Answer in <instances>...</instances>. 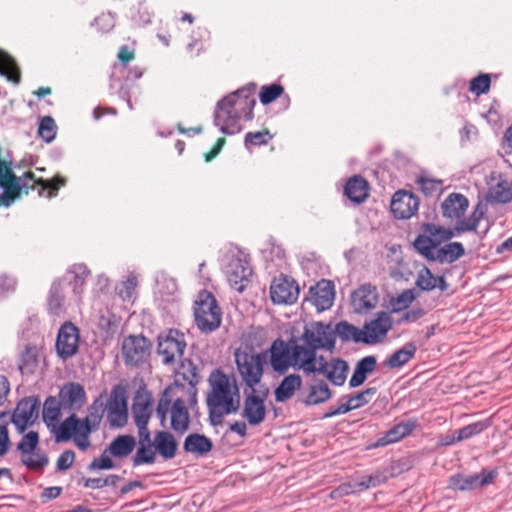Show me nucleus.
<instances>
[{
	"mask_svg": "<svg viewBox=\"0 0 512 512\" xmlns=\"http://www.w3.org/2000/svg\"><path fill=\"white\" fill-rule=\"evenodd\" d=\"M294 342V359L303 372H313L316 364L324 361V356H317L318 350L333 351L336 338L330 324L312 322L306 325L302 335Z\"/></svg>",
	"mask_w": 512,
	"mask_h": 512,
	"instance_id": "f257e3e1",
	"label": "nucleus"
},
{
	"mask_svg": "<svg viewBox=\"0 0 512 512\" xmlns=\"http://www.w3.org/2000/svg\"><path fill=\"white\" fill-rule=\"evenodd\" d=\"M255 85L244 87L218 101L214 113V125L225 135H234L242 130L241 120L253 118L256 100Z\"/></svg>",
	"mask_w": 512,
	"mask_h": 512,
	"instance_id": "f03ea898",
	"label": "nucleus"
},
{
	"mask_svg": "<svg viewBox=\"0 0 512 512\" xmlns=\"http://www.w3.org/2000/svg\"><path fill=\"white\" fill-rule=\"evenodd\" d=\"M210 390L207 407L212 425L222 424L226 415L235 414L240 408V392L236 381L216 370L209 377Z\"/></svg>",
	"mask_w": 512,
	"mask_h": 512,
	"instance_id": "7ed1b4c3",
	"label": "nucleus"
},
{
	"mask_svg": "<svg viewBox=\"0 0 512 512\" xmlns=\"http://www.w3.org/2000/svg\"><path fill=\"white\" fill-rule=\"evenodd\" d=\"M101 417L96 408H92L84 419H79L75 413H72L53 430L55 441L60 443L73 439L80 450L86 451L91 446L89 436L98 428Z\"/></svg>",
	"mask_w": 512,
	"mask_h": 512,
	"instance_id": "20e7f679",
	"label": "nucleus"
},
{
	"mask_svg": "<svg viewBox=\"0 0 512 512\" xmlns=\"http://www.w3.org/2000/svg\"><path fill=\"white\" fill-rule=\"evenodd\" d=\"M234 356L237 371L241 382L245 385V389L251 390L267 387L265 384H262L264 364L266 362L264 354L247 349H237Z\"/></svg>",
	"mask_w": 512,
	"mask_h": 512,
	"instance_id": "39448f33",
	"label": "nucleus"
},
{
	"mask_svg": "<svg viewBox=\"0 0 512 512\" xmlns=\"http://www.w3.org/2000/svg\"><path fill=\"white\" fill-rule=\"evenodd\" d=\"M194 318L197 327L204 333H211L220 327L221 309L210 292H199L194 306Z\"/></svg>",
	"mask_w": 512,
	"mask_h": 512,
	"instance_id": "423d86ee",
	"label": "nucleus"
},
{
	"mask_svg": "<svg viewBox=\"0 0 512 512\" xmlns=\"http://www.w3.org/2000/svg\"><path fill=\"white\" fill-rule=\"evenodd\" d=\"M222 267L229 285L242 292L252 276L247 256L240 250L232 249L225 255Z\"/></svg>",
	"mask_w": 512,
	"mask_h": 512,
	"instance_id": "0eeeda50",
	"label": "nucleus"
},
{
	"mask_svg": "<svg viewBox=\"0 0 512 512\" xmlns=\"http://www.w3.org/2000/svg\"><path fill=\"white\" fill-rule=\"evenodd\" d=\"M40 438L36 431H29L22 435L16 445L22 465L30 470H43L49 464L47 454L39 447Z\"/></svg>",
	"mask_w": 512,
	"mask_h": 512,
	"instance_id": "6e6552de",
	"label": "nucleus"
},
{
	"mask_svg": "<svg viewBox=\"0 0 512 512\" xmlns=\"http://www.w3.org/2000/svg\"><path fill=\"white\" fill-rule=\"evenodd\" d=\"M185 336L176 329L159 335L157 353L165 365H175L182 361L186 348Z\"/></svg>",
	"mask_w": 512,
	"mask_h": 512,
	"instance_id": "1a4fd4ad",
	"label": "nucleus"
},
{
	"mask_svg": "<svg viewBox=\"0 0 512 512\" xmlns=\"http://www.w3.org/2000/svg\"><path fill=\"white\" fill-rule=\"evenodd\" d=\"M244 402L241 412L242 418L246 419L251 426H257L266 418L265 400L268 397V387L259 389H244Z\"/></svg>",
	"mask_w": 512,
	"mask_h": 512,
	"instance_id": "9d476101",
	"label": "nucleus"
},
{
	"mask_svg": "<svg viewBox=\"0 0 512 512\" xmlns=\"http://www.w3.org/2000/svg\"><path fill=\"white\" fill-rule=\"evenodd\" d=\"M422 234H419L414 240V248L416 251L421 254L424 258L427 256L425 251L423 250V246H428L425 243H422L423 240L431 242L430 247H428L432 252L439 248L442 243L449 241L453 237H455V231L453 228H445L443 226L434 224V223H424L421 226Z\"/></svg>",
	"mask_w": 512,
	"mask_h": 512,
	"instance_id": "9b49d317",
	"label": "nucleus"
},
{
	"mask_svg": "<svg viewBox=\"0 0 512 512\" xmlns=\"http://www.w3.org/2000/svg\"><path fill=\"white\" fill-rule=\"evenodd\" d=\"M269 361L272 369L284 374L290 367L301 370L294 359V342L286 343L282 339H276L269 348Z\"/></svg>",
	"mask_w": 512,
	"mask_h": 512,
	"instance_id": "f8f14e48",
	"label": "nucleus"
},
{
	"mask_svg": "<svg viewBox=\"0 0 512 512\" xmlns=\"http://www.w3.org/2000/svg\"><path fill=\"white\" fill-rule=\"evenodd\" d=\"M153 398L150 392L145 389H139L134 397L132 405V417L138 429V434L147 438L150 434L148 423L153 414Z\"/></svg>",
	"mask_w": 512,
	"mask_h": 512,
	"instance_id": "ddd939ff",
	"label": "nucleus"
},
{
	"mask_svg": "<svg viewBox=\"0 0 512 512\" xmlns=\"http://www.w3.org/2000/svg\"><path fill=\"white\" fill-rule=\"evenodd\" d=\"M151 343L142 335H130L122 344L123 358L128 365L138 366L150 356Z\"/></svg>",
	"mask_w": 512,
	"mask_h": 512,
	"instance_id": "4468645a",
	"label": "nucleus"
},
{
	"mask_svg": "<svg viewBox=\"0 0 512 512\" xmlns=\"http://www.w3.org/2000/svg\"><path fill=\"white\" fill-rule=\"evenodd\" d=\"M393 326V319L388 312L381 311L376 317L365 322L362 329L363 343L374 345L382 342Z\"/></svg>",
	"mask_w": 512,
	"mask_h": 512,
	"instance_id": "2eb2a0df",
	"label": "nucleus"
},
{
	"mask_svg": "<svg viewBox=\"0 0 512 512\" xmlns=\"http://www.w3.org/2000/svg\"><path fill=\"white\" fill-rule=\"evenodd\" d=\"M39 406L40 403L36 397H27L18 402L11 416V422L19 433H24L34 424L38 418Z\"/></svg>",
	"mask_w": 512,
	"mask_h": 512,
	"instance_id": "dca6fc26",
	"label": "nucleus"
},
{
	"mask_svg": "<svg viewBox=\"0 0 512 512\" xmlns=\"http://www.w3.org/2000/svg\"><path fill=\"white\" fill-rule=\"evenodd\" d=\"M79 330L71 322L64 323L59 329L56 350L60 358L66 360L78 351Z\"/></svg>",
	"mask_w": 512,
	"mask_h": 512,
	"instance_id": "f3484780",
	"label": "nucleus"
},
{
	"mask_svg": "<svg viewBox=\"0 0 512 512\" xmlns=\"http://www.w3.org/2000/svg\"><path fill=\"white\" fill-rule=\"evenodd\" d=\"M418 207V197L403 190L397 191L393 195L390 204L391 212L398 219H409L417 212Z\"/></svg>",
	"mask_w": 512,
	"mask_h": 512,
	"instance_id": "a211bd4d",
	"label": "nucleus"
},
{
	"mask_svg": "<svg viewBox=\"0 0 512 512\" xmlns=\"http://www.w3.org/2000/svg\"><path fill=\"white\" fill-rule=\"evenodd\" d=\"M316 370L313 372H304L307 375H324L332 384L341 386L345 383L348 364L346 361L335 358L328 362L325 358L322 363H317Z\"/></svg>",
	"mask_w": 512,
	"mask_h": 512,
	"instance_id": "6ab92c4d",
	"label": "nucleus"
},
{
	"mask_svg": "<svg viewBox=\"0 0 512 512\" xmlns=\"http://www.w3.org/2000/svg\"><path fill=\"white\" fill-rule=\"evenodd\" d=\"M422 243L431 245L429 241L423 240ZM429 246H423V250L427 254L425 257L429 261H435L439 263H453L460 259L465 254V249L460 242H450L443 246H440L433 252L428 248Z\"/></svg>",
	"mask_w": 512,
	"mask_h": 512,
	"instance_id": "aec40b11",
	"label": "nucleus"
},
{
	"mask_svg": "<svg viewBox=\"0 0 512 512\" xmlns=\"http://www.w3.org/2000/svg\"><path fill=\"white\" fill-rule=\"evenodd\" d=\"M270 293L276 304H293L298 299L299 287L294 280L279 277L271 284Z\"/></svg>",
	"mask_w": 512,
	"mask_h": 512,
	"instance_id": "412c9836",
	"label": "nucleus"
},
{
	"mask_svg": "<svg viewBox=\"0 0 512 512\" xmlns=\"http://www.w3.org/2000/svg\"><path fill=\"white\" fill-rule=\"evenodd\" d=\"M495 477L494 472L475 473L471 475L457 474L450 477V486L460 491L474 490L490 484Z\"/></svg>",
	"mask_w": 512,
	"mask_h": 512,
	"instance_id": "4be33fe9",
	"label": "nucleus"
},
{
	"mask_svg": "<svg viewBox=\"0 0 512 512\" xmlns=\"http://www.w3.org/2000/svg\"><path fill=\"white\" fill-rule=\"evenodd\" d=\"M107 419L112 427H123L128 420L127 401L123 393L113 391L107 405Z\"/></svg>",
	"mask_w": 512,
	"mask_h": 512,
	"instance_id": "5701e85b",
	"label": "nucleus"
},
{
	"mask_svg": "<svg viewBox=\"0 0 512 512\" xmlns=\"http://www.w3.org/2000/svg\"><path fill=\"white\" fill-rule=\"evenodd\" d=\"M377 289L369 284L362 285L353 292L351 297L354 311L360 314L367 313L378 304Z\"/></svg>",
	"mask_w": 512,
	"mask_h": 512,
	"instance_id": "b1692460",
	"label": "nucleus"
},
{
	"mask_svg": "<svg viewBox=\"0 0 512 512\" xmlns=\"http://www.w3.org/2000/svg\"><path fill=\"white\" fill-rule=\"evenodd\" d=\"M59 400L64 411L74 412L83 406L86 401V394L80 384L71 382L60 389Z\"/></svg>",
	"mask_w": 512,
	"mask_h": 512,
	"instance_id": "393cba45",
	"label": "nucleus"
},
{
	"mask_svg": "<svg viewBox=\"0 0 512 512\" xmlns=\"http://www.w3.org/2000/svg\"><path fill=\"white\" fill-rule=\"evenodd\" d=\"M333 393L324 380H315L302 392L299 401L306 406H315L328 401Z\"/></svg>",
	"mask_w": 512,
	"mask_h": 512,
	"instance_id": "a878e982",
	"label": "nucleus"
},
{
	"mask_svg": "<svg viewBox=\"0 0 512 512\" xmlns=\"http://www.w3.org/2000/svg\"><path fill=\"white\" fill-rule=\"evenodd\" d=\"M310 300L316 307L317 311L329 309L334 301L333 285L330 281L323 280L316 287L310 288Z\"/></svg>",
	"mask_w": 512,
	"mask_h": 512,
	"instance_id": "bb28decb",
	"label": "nucleus"
},
{
	"mask_svg": "<svg viewBox=\"0 0 512 512\" xmlns=\"http://www.w3.org/2000/svg\"><path fill=\"white\" fill-rule=\"evenodd\" d=\"M469 206L468 199L460 193H451L441 204L442 215L450 219H459Z\"/></svg>",
	"mask_w": 512,
	"mask_h": 512,
	"instance_id": "cd10ccee",
	"label": "nucleus"
},
{
	"mask_svg": "<svg viewBox=\"0 0 512 512\" xmlns=\"http://www.w3.org/2000/svg\"><path fill=\"white\" fill-rule=\"evenodd\" d=\"M301 386L302 377L299 374L293 373L285 376L274 391L275 400L278 403L290 400Z\"/></svg>",
	"mask_w": 512,
	"mask_h": 512,
	"instance_id": "c85d7f7f",
	"label": "nucleus"
},
{
	"mask_svg": "<svg viewBox=\"0 0 512 512\" xmlns=\"http://www.w3.org/2000/svg\"><path fill=\"white\" fill-rule=\"evenodd\" d=\"M136 444L134 436L129 434L118 435L111 441L105 452L118 459L127 458L136 448Z\"/></svg>",
	"mask_w": 512,
	"mask_h": 512,
	"instance_id": "c756f323",
	"label": "nucleus"
},
{
	"mask_svg": "<svg viewBox=\"0 0 512 512\" xmlns=\"http://www.w3.org/2000/svg\"><path fill=\"white\" fill-rule=\"evenodd\" d=\"M139 446L135 455L132 458L134 467L143 464H153L156 458V450H153L154 444L151 441V434H147V438L142 434H138Z\"/></svg>",
	"mask_w": 512,
	"mask_h": 512,
	"instance_id": "7c9ffc66",
	"label": "nucleus"
},
{
	"mask_svg": "<svg viewBox=\"0 0 512 512\" xmlns=\"http://www.w3.org/2000/svg\"><path fill=\"white\" fill-rule=\"evenodd\" d=\"M154 448L164 459H172L177 452V441L168 431H158L154 436Z\"/></svg>",
	"mask_w": 512,
	"mask_h": 512,
	"instance_id": "2f4dec72",
	"label": "nucleus"
},
{
	"mask_svg": "<svg viewBox=\"0 0 512 512\" xmlns=\"http://www.w3.org/2000/svg\"><path fill=\"white\" fill-rule=\"evenodd\" d=\"M184 451L202 457L208 454L212 448V441L205 435L193 433L186 437L183 444Z\"/></svg>",
	"mask_w": 512,
	"mask_h": 512,
	"instance_id": "473e14b6",
	"label": "nucleus"
},
{
	"mask_svg": "<svg viewBox=\"0 0 512 512\" xmlns=\"http://www.w3.org/2000/svg\"><path fill=\"white\" fill-rule=\"evenodd\" d=\"M171 428L179 433H183L189 428V413L185 401L176 399L170 409Z\"/></svg>",
	"mask_w": 512,
	"mask_h": 512,
	"instance_id": "72a5a7b5",
	"label": "nucleus"
},
{
	"mask_svg": "<svg viewBox=\"0 0 512 512\" xmlns=\"http://www.w3.org/2000/svg\"><path fill=\"white\" fill-rule=\"evenodd\" d=\"M416 286L423 291H431L435 288L446 291L449 288V284L443 276L433 275L427 267H423L418 272Z\"/></svg>",
	"mask_w": 512,
	"mask_h": 512,
	"instance_id": "f704fd0d",
	"label": "nucleus"
},
{
	"mask_svg": "<svg viewBox=\"0 0 512 512\" xmlns=\"http://www.w3.org/2000/svg\"><path fill=\"white\" fill-rule=\"evenodd\" d=\"M376 364L377 362L374 356H366L359 360L349 380V386L351 388L361 386L367 379V375L375 370Z\"/></svg>",
	"mask_w": 512,
	"mask_h": 512,
	"instance_id": "c9c22d12",
	"label": "nucleus"
},
{
	"mask_svg": "<svg viewBox=\"0 0 512 512\" xmlns=\"http://www.w3.org/2000/svg\"><path fill=\"white\" fill-rule=\"evenodd\" d=\"M62 408V403L56 397L50 396L48 397L43 405L42 417L43 421L47 425V427L53 433V430L58 428L57 422L60 418Z\"/></svg>",
	"mask_w": 512,
	"mask_h": 512,
	"instance_id": "e433bc0d",
	"label": "nucleus"
},
{
	"mask_svg": "<svg viewBox=\"0 0 512 512\" xmlns=\"http://www.w3.org/2000/svg\"><path fill=\"white\" fill-rule=\"evenodd\" d=\"M416 427V421L401 422L392 427L386 434L377 441L376 446H385L396 443L409 435Z\"/></svg>",
	"mask_w": 512,
	"mask_h": 512,
	"instance_id": "4c0bfd02",
	"label": "nucleus"
},
{
	"mask_svg": "<svg viewBox=\"0 0 512 512\" xmlns=\"http://www.w3.org/2000/svg\"><path fill=\"white\" fill-rule=\"evenodd\" d=\"M39 366V349L36 346L27 345L20 355L19 370L22 375H33Z\"/></svg>",
	"mask_w": 512,
	"mask_h": 512,
	"instance_id": "58836bf2",
	"label": "nucleus"
},
{
	"mask_svg": "<svg viewBox=\"0 0 512 512\" xmlns=\"http://www.w3.org/2000/svg\"><path fill=\"white\" fill-rule=\"evenodd\" d=\"M344 192L351 201L361 203L368 196V183L364 178L354 176L347 181Z\"/></svg>",
	"mask_w": 512,
	"mask_h": 512,
	"instance_id": "ea45409f",
	"label": "nucleus"
},
{
	"mask_svg": "<svg viewBox=\"0 0 512 512\" xmlns=\"http://www.w3.org/2000/svg\"><path fill=\"white\" fill-rule=\"evenodd\" d=\"M417 347L415 343L408 342L402 348L391 354L385 361V365L391 369L400 368L408 363L415 355Z\"/></svg>",
	"mask_w": 512,
	"mask_h": 512,
	"instance_id": "a19ab883",
	"label": "nucleus"
},
{
	"mask_svg": "<svg viewBox=\"0 0 512 512\" xmlns=\"http://www.w3.org/2000/svg\"><path fill=\"white\" fill-rule=\"evenodd\" d=\"M486 199L489 202L506 204L512 200V188L508 181L500 180L489 187Z\"/></svg>",
	"mask_w": 512,
	"mask_h": 512,
	"instance_id": "79ce46f5",
	"label": "nucleus"
},
{
	"mask_svg": "<svg viewBox=\"0 0 512 512\" xmlns=\"http://www.w3.org/2000/svg\"><path fill=\"white\" fill-rule=\"evenodd\" d=\"M0 75L7 78L14 84H19L21 80L20 70L15 60L7 53L0 50Z\"/></svg>",
	"mask_w": 512,
	"mask_h": 512,
	"instance_id": "37998d69",
	"label": "nucleus"
},
{
	"mask_svg": "<svg viewBox=\"0 0 512 512\" xmlns=\"http://www.w3.org/2000/svg\"><path fill=\"white\" fill-rule=\"evenodd\" d=\"M65 296L61 281L53 282L48 295V311L51 314L58 315L63 311Z\"/></svg>",
	"mask_w": 512,
	"mask_h": 512,
	"instance_id": "c03bdc74",
	"label": "nucleus"
},
{
	"mask_svg": "<svg viewBox=\"0 0 512 512\" xmlns=\"http://www.w3.org/2000/svg\"><path fill=\"white\" fill-rule=\"evenodd\" d=\"M334 335L339 336L343 341H353L355 343H363L362 329L348 323L347 321L339 322L335 329Z\"/></svg>",
	"mask_w": 512,
	"mask_h": 512,
	"instance_id": "a18cd8bd",
	"label": "nucleus"
},
{
	"mask_svg": "<svg viewBox=\"0 0 512 512\" xmlns=\"http://www.w3.org/2000/svg\"><path fill=\"white\" fill-rule=\"evenodd\" d=\"M68 273L73 275V280L71 281L73 293L80 297L90 271L84 264H74Z\"/></svg>",
	"mask_w": 512,
	"mask_h": 512,
	"instance_id": "49530a36",
	"label": "nucleus"
},
{
	"mask_svg": "<svg viewBox=\"0 0 512 512\" xmlns=\"http://www.w3.org/2000/svg\"><path fill=\"white\" fill-rule=\"evenodd\" d=\"M416 183L426 196L432 197L443 192V181L440 179L420 175Z\"/></svg>",
	"mask_w": 512,
	"mask_h": 512,
	"instance_id": "de8ad7c7",
	"label": "nucleus"
},
{
	"mask_svg": "<svg viewBox=\"0 0 512 512\" xmlns=\"http://www.w3.org/2000/svg\"><path fill=\"white\" fill-rule=\"evenodd\" d=\"M56 133L57 125L54 119L51 116H44L41 118L38 127L39 137H41L45 142L50 143L55 139Z\"/></svg>",
	"mask_w": 512,
	"mask_h": 512,
	"instance_id": "09e8293b",
	"label": "nucleus"
},
{
	"mask_svg": "<svg viewBox=\"0 0 512 512\" xmlns=\"http://www.w3.org/2000/svg\"><path fill=\"white\" fill-rule=\"evenodd\" d=\"M377 390L374 387L367 388L353 396L348 397L347 402L351 406V409L360 408L369 403L375 396Z\"/></svg>",
	"mask_w": 512,
	"mask_h": 512,
	"instance_id": "8fccbe9b",
	"label": "nucleus"
},
{
	"mask_svg": "<svg viewBox=\"0 0 512 512\" xmlns=\"http://www.w3.org/2000/svg\"><path fill=\"white\" fill-rule=\"evenodd\" d=\"M11 447L8 431V418L5 413L0 414V458L4 457Z\"/></svg>",
	"mask_w": 512,
	"mask_h": 512,
	"instance_id": "3c124183",
	"label": "nucleus"
},
{
	"mask_svg": "<svg viewBox=\"0 0 512 512\" xmlns=\"http://www.w3.org/2000/svg\"><path fill=\"white\" fill-rule=\"evenodd\" d=\"M489 426L488 422L486 421H479L472 424H469L459 430H456L455 433L457 434L456 439L457 440H466L471 438L474 435H477L484 431Z\"/></svg>",
	"mask_w": 512,
	"mask_h": 512,
	"instance_id": "603ef678",
	"label": "nucleus"
},
{
	"mask_svg": "<svg viewBox=\"0 0 512 512\" xmlns=\"http://www.w3.org/2000/svg\"><path fill=\"white\" fill-rule=\"evenodd\" d=\"M284 88L279 84H271L263 86L260 91V101L262 104L267 105L275 101L282 95Z\"/></svg>",
	"mask_w": 512,
	"mask_h": 512,
	"instance_id": "864d4df0",
	"label": "nucleus"
},
{
	"mask_svg": "<svg viewBox=\"0 0 512 512\" xmlns=\"http://www.w3.org/2000/svg\"><path fill=\"white\" fill-rule=\"evenodd\" d=\"M490 83L491 80L488 74H480L471 80L469 90L479 96L489 91Z\"/></svg>",
	"mask_w": 512,
	"mask_h": 512,
	"instance_id": "5fc2aeb1",
	"label": "nucleus"
},
{
	"mask_svg": "<svg viewBox=\"0 0 512 512\" xmlns=\"http://www.w3.org/2000/svg\"><path fill=\"white\" fill-rule=\"evenodd\" d=\"M368 489V484H366L364 478L357 481L347 482L341 484L334 493H338L339 495H349L356 492H361Z\"/></svg>",
	"mask_w": 512,
	"mask_h": 512,
	"instance_id": "6e6d98bb",
	"label": "nucleus"
},
{
	"mask_svg": "<svg viewBox=\"0 0 512 512\" xmlns=\"http://www.w3.org/2000/svg\"><path fill=\"white\" fill-rule=\"evenodd\" d=\"M271 139V135L269 133V130L265 129L263 131H257V132H248L245 135V146L249 147L250 145L253 146H260L267 144L268 140Z\"/></svg>",
	"mask_w": 512,
	"mask_h": 512,
	"instance_id": "4d7b16f0",
	"label": "nucleus"
},
{
	"mask_svg": "<svg viewBox=\"0 0 512 512\" xmlns=\"http://www.w3.org/2000/svg\"><path fill=\"white\" fill-rule=\"evenodd\" d=\"M413 300V291L405 290L392 301L393 310L395 312L405 310L413 302Z\"/></svg>",
	"mask_w": 512,
	"mask_h": 512,
	"instance_id": "13d9d810",
	"label": "nucleus"
},
{
	"mask_svg": "<svg viewBox=\"0 0 512 512\" xmlns=\"http://www.w3.org/2000/svg\"><path fill=\"white\" fill-rule=\"evenodd\" d=\"M188 368L186 369V364L184 362H181V369L180 372L183 376V379L188 382V384L194 389L195 386L199 382V376L197 373V368L192 365L191 361H187Z\"/></svg>",
	"mask_w": 512,
	"mask_h": 512,
	"instance_id": "bf43d9fd",
	"label": "nucleus"
},
{
	"mask_svg": "<svg viewBox=\"0 0 512 512\" xmlns=\"http://www.w3.org/2000/svg\"><path fill=\"white\" fill-rule=\"evenodd\" d=\"M137 286V278L134 275L127 277L126 281L123 282L122 287L119 289V296L124 300H131L134 290Z\"/></svg>",
	"mask_w": 512,
	"mask_h": 512,
	"instance_id": "052dcab7",
	"label": "nucleus"
},
{
	"mask_svg": "<svg viewBox=\"0 0 512 512\" xmlns=\"http://www.w3.org/2000/svg\"><path fill=\"white\" fill-rule=\"evenodd\" d=\"M108 452H105L100 455V457L95 458L90 464H89V470H107V469H113L115 467L114 462L112 461L111 457L107 455Z\"/></svg>",
	"mask_w": 512,
	"mask_h": 512,
	"instance_id": "680f3d73",
	"label": "nucleus"
},
{
	"mask_svg": "<svg viewBox=\"0 0 512 512\" xmlns=\"http://www.w3.org/2000/svg\"><path fill=\"white\" fill-rule=\"evenodd\" d=\"M75 461V453L72 450H66L60 454L56 462L57 471H66L72 467Z\"/></svg>",
	"mask_w": 512,
	"mask_h": 512,
	"instance_id": "e2e57ef3",
	"label": "nucleus"
},
{
	"mask_svg": "<svg viewBox=\"0 0 512 512\" xmlns=\"http://www.w3.org/2000/svg\"><path fill=\"white\" fill-rule=\"evenodd\" d=\"M478 225L479 224H477L475 220L469 216L468 218L459 220L453 228V231H455V236H459L464 232L476 231Z\"/></svg>",
	"mask_w": 512,
	"mask_h": 512,
	"instance_id": "0e129e2a",
	"label": "nucleus"
},
{
	"mask_svg": "<svg viewBox=\"0 0 512 512\" xmlns=\"http://www.w3.org/2000/svg\"><path fill=\"white\" fill-rule=\"evenodd\" d=\"M425 311L421 307H413L410 310L405 311L399 322H415L418 319H420L422 316H424Z\"/></svg>",
	"mask_w": 512,
	"mask_h": 512,
	"instance_id": "69168bd1",
	"label": "nucleus"
},
{
	"mask_svg": "<svg viewBox=\"0 0 512 512\" xmlns=\"http://www.w3.org/2000/svg\"><path fill=\"white\" fill-rule=\"evenodd\" d=\"M169 407H170V401L169 400L161 399L159 401V404H158L157 409H156V413H157L158 418L161 421L162 426H165L164 422L166 420L167 413L170 410Z\"/></svg>",
	"mask_w": 512,
	"mask_h": 512,
	"instance_id": "338daca9",
	"label": "nucleus"
},
{
	"mask_svg": "<svg viewBox=\"0 0 512 512\" xmlns=\"http://www.w3.org/2000/svg\"><path fill=\"white\" fill-rule=\"evenodd\" d=\"M351 406L346 401L345 403H341L336 408H330L325 414L324 418H331L337 415L345 414L351 411Z\"/></svg>",
	"mask_w": 512,
	"mask_h": 512,
	"instance_id": "774afa93",
	"label": "nucleus"
}]
</instances>
